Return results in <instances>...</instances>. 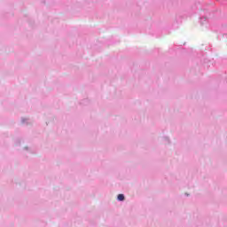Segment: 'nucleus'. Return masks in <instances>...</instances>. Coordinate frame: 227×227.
I'll return each mask as SVG.
<instances>
[{
	"mask_svg": "<svg viewBox=\"0 0 227 227\" xmlns=\"http://www.w3.org/2000/svg\"><path fill=\"white\" fill-rule=\"evenodd\" d=\"M117 200H118V201H125V195H123V194H119V195L117 196Z\"/></svg>",
	"mask_w": 227,
	"mask_h": 227,
	"instance_id": "obj_1",
	"label": "nucleus"
},
{
	"mask_svg": "<svg viewBox=\"0 0 227 227\" xmlns=\"http://www.w3.org/2000/svg\"><path fill=\"white\" fill-rule=\"evenodd\" d=\"M21 122L22 123H29V119L22 118Z\"/></svg>",
	"mask_w": 227,
	"mask_h": 227,
	"instance_id": "obj_2",
	"label": "nucleus"
},
{
	"mask_svg": "<svg viewBox=\"0 0 227 227\" xmlns=\"http://www.w3.org/2000/svg\"><path fill=\"white\" fill-rule=\"evenodd\" d=\"M165 139H166L167 141H169V138H168V137H165Z\"/></svg>",
	"mask_w": 227,
	"mask_h": 227,
	"instance_id": "obj_3",
	"label": "nucleus"
}]
</instances>
